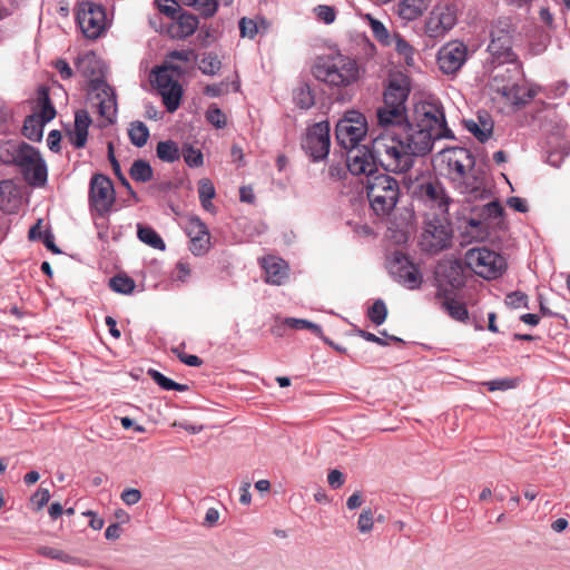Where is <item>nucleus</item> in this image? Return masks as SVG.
<instances>
[{
    "label": "nucleus",
    "instance_id": "56",
    "mask_svg": "<svg viewBox=\"0 0 570 570\" xmlns=\"http://www.w3.org/2000/svg\"><path fill=\"white\" fill-rule=\"evenodd\" d=\"M121 500L127 505H134L141 500V492L135 488L125 489L120 495Z\"/></svg>",
    "mask_w": 570,
    "mask_h": 570
},
{
    "label": "nucleus",
    "instance_id": "51",
    "mask_svg": "<svg viewBox=\"0 0 570 570\" xmlns=\"http://www.w3.org/2000/svg\"><path fill=\"white\" fill-rule=\"evenodd\" d=\"M483 385L488 387L489 391H507L515 386V381L512 379H499L489 382H484Z\"/></svg>",
    "mask_w": 570,
    "mask_h": 570
},
{
    "label": "nucleus",
    "instance_id": "21",
    "mask_svg": "<svg viewBox=\"0 0 570 570\" xmlns=\"http://www.w3.org/2000/svg\"><path fill=\"white\" fill-rule=\"evenodd\" d=\"M417 196L429 204L431 207H436L440 213L448 212L450 198L445 193L444 187L438 180H428L422 183L416 189Z\"/></svg>",
    "mask_w": 570,
    "mask_h": 570
},
{
    "label": "nucleus",
    "instance_id": "58",
    "mask_svg": "<svg viewBox=\"0 0 570 570\" xmlns=\"http://www.w3.org/2000/svg\"><path fill=\"white\" fill-rule=\"evenodd\" d=\"M316 16L325 23H332L335 20V11L328 6H317L315 8Z\"/></svg>",
    "mask_w": 570,
    "mask_h": 570
},
{
    "label": "nucleus",
    "instance_id": "14",
    "mask_svg": "<svg viewBox=\"0 0 570 570\" xmlns=\"http://www.w3.org/2000/svg\"><path fill=\"white\" fill-rule=\"evenodd\" d=\"M389 269L393 278L409 289H416L422 284L423 278L419 268L400 252L393 254Z\"/></svg>",
    "mask_w": 570,
    "mask_h": 570
},
{
    "label": "nucleus",
    "instance_id": "12",
    "mask_svg": "<svg viewBox=\"0 0 570 570\" xmlns=\"http://www.w3.org/2000/svg\"><path fill=\"white\" fill-rule=\"evenodd\" d=\"M380 132L403 134L419 129V122L411 125L406 118V108L383 105L376 109Z\"/></svg>",
    "mask_w": 570,
    "mask_h": 570
},
{
    "label": "nucleus",
    "instance_id": "3",
    "mask_svg": "<svg viewBox=\"0 0 570 570\" xmlns=\"http://www.w3.org/2000/svg\"><path fill=\"white\" fill-rule=\"evenodd\" d=\"M76 71L89 79L94 104L99 115L107 124H112L117 116V101L115 90L101 79L104 62L98 56L88 51L79 55L75 61Z\"/></svg>",
    "mask_w": 570,
    "mask_h": 570
},
{
    "label": "nucleus",
    "instance_id": "1",
    "mask_svg": "<svg viewBox=\"0 0 570 570\" xmlns=\"http://www.w3.org/2000/svg\"><path fill=\"white\" fill-rule=\"evenodd\" d=\"M454 136L448 128L443 109L438 105H423L419 129L409 132H379L373 137L372 157L386 171H409L417 156L431 151L433 142Z\"/></svg>",
    "mask_w": 570,
    "mask_h": 570
},
{
    "label": "nucleus",
    "instance_id": "31",
    "mask_svg": "<svg viewBox=\"0 0 570 570\" xmlns=\"http://www.w3.org/2000/svg\"><path fill=\"white\" fill-rule=\"evenodd\" d=\"M37 115L45 124L52 120L56 116V109L50 102L49 96L46 90L40 91L37 101V111L33 114Z\"/></svg>",
    "mask_w": 570,
    "mask_h": 570
},
{
    "label": "nucleus",
    "instance_id": "44",
    "mask_svg": "<svg viewBox=\"0 0 570 570\" xmlns=\"http://www.w3.org/2000/svg\"><path fill=\"white\" fill-rule=\"evenodd\" d=\"M365 19L368 21L371 30L374 37L382 43L389 42V31L385 26L377 19L373 18L371 14H366Z\"/></svg>",
    "mask_w": 570,
    "mask_h": 570
},
{
    "label": "nucleus",
    "instance_id": "46",
    "mask_svg": "<svg viewBox=\"0 0 570 570\" xmlns=\"http://www.w3.org/2000/svg\"><path fill=\"white\" fill-rule=\"evenodd\" d=\"M185 163L190 167H199L204 163L203 153L199 149L193 147H186L183 150Z\"/></svg>",
    "mask_w": 570,
    "mask_h": 570
},
{
    "label": "nucleus",
    "instance_id": "7",
    "mask_svg": "<svg viewBox=\"0 0 570 570\" xmlns=\"http://www.w3.org/2000/svg\"><path fill=\"white\" fill-rule=\"evenodd\" d=\"M465 265L476 275L493 279L505 269L504 258L497 252L487 247H473L464 255Z\"/></svg>",
    "mask_w": 570,
    "mask_h": 570
},
{
    "label": "nucleus",
    "instance_id": "59",
    "mask_svg": "<svg viewBox=\"0 0 570 570\" xmlns=\"http://www.w3.org/2000/svg\"><path fill=\"white\" fill-rule=\"evenodd\" d=\"M40 553L42 556L48 557V558L57 559V560H60V561H63V562H70L71 561V557H69L65 552H62L60 550H57V549H53V548L43 547V548L40 549Z\"/></svg>",
    "mask_w": 570,
    "mask_h": 570
},
{
    "label": "nucleus",
    "instance_id": "29",
    "mask_svg": "<svg viewBox=\"0 0 570 570\" xmlns=\"http://www.w3.org/2000/svg\"><path fill=\"white\" fill-rule=\"evenodd\" d=\"M137 236L140 242L149 245L150 247L159 250H165L166 245L163 238L158 235V233L151 227L144 226L141 224L137 225Z\"/></svg>",
    "mask_w": 570,
    "mask_h": 570
},
{
    "label": "nucleus",
    "instance_id": "17",
    "mask_svg": "<svg viewBox=\"0 0 570 570\" xmlns=\"http://www.w3.org/2000/svg\"><path fill=\"white\" fill-rule=\"evenodd\" d=\"M89 199L97 212H107L115 199L111 180L104 175H95L90 181Z\"/></svg>",
    "mask_w": 570,
    "mask_h": 570
},
{
    "label": "nucleus",
    "instance_id": "5",
    "mask_svg": "<svg viewBox=\"0 0 570 570\" xmlns=\"http://www.w3.org/2000/svg\"><path fill=\"white\" fill-rule=\"evenodd\" d=\"M492 90L502 95L513 105H524L537 94L535 90H529L527 98L518 94L519 83L515 79L521 75V67L517 61L503 63H487Z\"/></svg>",
    "mask_w": 570,
    "mask_h": 570
},
{
    "label": "nucleus",
    "instance_id": "9",
    "mask_svg": "<svg viewBox=\"0 0 570 570\" xmlns=\"http://www.w3.org/2000/svg\"><path fill=\"white\" fill-rule=\"evenodd\" d=\"M179 75V68L166 66L155 71V85L168 112L176 111L180 105L183 88L178 81Z\"/></svg>",
    "mask_w": 570,
    "mask_h": 570
},
{
    "label": "nucleus",
    "instance_id": "48",
    "mask_svg": "<svg viewBox=\"0 0 570 570\" xmlns=\"http://www.w3.org/2000/svg\"><path fill=\"white\" fill-rule=\"evenodd\" d=\"M374 527L373 512L371 509H365L361 512L357 520V529L361 533H370Z\"/></svg>",
    "mask_w": 570,
    "mask_h": 570
},
{
    "label": "nucleus",
    "instance_id": "11",
    "mask_svg": "<svg viewBox=\"0 0 570 570\" xmlns=\"http://www.w3.org/2000/svg\"><path fill=\"white\" fill-rule=\"evenodd\" d=\"M77 21L86 38L97 39L106 30L107 18L105 9L91 1H82L78 4Z\"/></svg>",
    "mask_w": 570,
    "mask_h": 570
},
{
    "label": "nucleus",
    "instance_id": "6",
    "mask_svg": "<svg viewBox=\"0 0 570 570\" xmlns=\"http://www.w3.org/2000/svg\"><path fill=\"white\" fill-rule=\"evenodd\" d=\"M365 186L370 204L377 215H386L395 207L400 196L395 178L379 173L365 180Z\"/></svg>",
    "mask_w": 570,
    "mask_h": 570
},
{
    "label": "nucleus",
    "instance_id": "61",
    "mask_svg": "<svg viewBox=\"0 0 570 570\" xmlns=\"http://www.w3.org/2000/svg\"><path fill=\"white\" fill-rule=\"evenodd\" d=\"M327 482L333 489H338L345 482L344 474L336 469L331 470L327 474Z\"/></svg>",
    "mask_w": 570,
    "mask_h": 570
},
{
    "label": "nucleus",
    "instance_id": "25",
    "mask_svg": "<svg viewBox=\"0 0 570 570\" xmlns=\"http://www.w3.org/2000/svg\"><path fill=\"white\" fill-rule=\"evenodd\" d=\"M409 96V88L399 79L390 81L389 86L384 91V104L386 106L405 108V101Z\"/></svg>",
    "mask_w": 570,
    "mask_h": 570
},
{
    "label": "nucleus",
    "instance_id": "19",
    "mask_svg": "<svg viewBox=\"0 0 570 570\" xmlns=\"http://www.w3.org/2000/svg\"><path fill=\"white\" fill-rule=\"evenodd\" d=\"M189 237V249L196 256L205 255L210 248V235L207 226L198 217L190 218L186 224Z\"/></svg>",
    "mask_w": 570,
    "mask_h": 570
},
{
    "label": "nucleus",
    "instance_id": "35",
    "mask_svg": "<svg viewBox=\"0 0 570 570\" xmlns=\"http://www.w3.org/2000/svg\"><path fill=\"white\" fill-rule=\"evenodd\" d=\"M441 307L454 320L465 321L469 317L465 305L453 298H444L441 301Z\"/></svg>",
    "mask_w": 570,
    "mask_h": 570
},
{
    "label": "nucleus",
    "instance_id": "30",
    "mask_svg": "<svg viewBox=\"0 0 570 570\" xmlns=\"http://www.w3.org/2000/svg\"><path fill=\"white\" fill-rule=\"evenodd\" d=\"M23 145L26 144L17 141L0 142V160L4 164H16L18 166V158H20Z\"/></svg>",
    "mask_w": 570,
    "mask_h": 570
},
{
    "label": "nucleus",
    "instance_id": "39",
    "mask_svg": "<svg viewBox=\"0 0 570 570\" xmlns=\"http://www.w3.org/2000/svg\"><path fill=\"white\" fill-rule=\"evenodd\" d=\"M130 176L136 181L146 183L153 178V169L147 161L138 159L131 165Z\"/></svg>",
    "mask_w": 570,
    "mask_h": 570
},
{
    "label": "nucleus",
    "instance_id": "23",
    "mask_svg": "<svg viewBox=\"0 0 570 570\" xmlns=\"http://www.w3.org/2000/svg\"><path fill=\"white\" fill-rule=\"evenodd\" d=\"M423 243L434 252L446 247L451 239L449 228L443 224H429L422 235Z\"/></svg>",
    "mask_w": 570,
    "mask_h": 570
},
{
    "label": "nucleus",
    "instance_id": "32",
    "mask_svg": "<svg viewBox=\"0 0 570 570\" xmlns=\"http://www.w3.org/2000/svg\"><path fill=\"white\" fill-rule=\"evenodd\" d=\"M156 154L160 160L167 163H174L180 157L178 145L173 140L159 141L157 144Z\"/></svg>",
    "mask_w": 570,
    "mask_h": 570
},
{
    "label": "nucleus",
    "instance_id": "37",
    "mask_svg": "<svg viewBox=\"0 0 570 570\" xmlns=\"http://www.w3.org/2000/svg\"><path fill=\"white\" fill-rule=\"evenodd\" d=\"M394 47L397 55L403 58L407 66H413L415 62V50L414 48L401 36L395 35Z\"/></svg>",
    "mask_w": 570,
    "mask_h": 570
},
{
    "label": "nucleus",
    "instance_id": "64",
    "mask_svg": "<svg viewBox=\"0 0 570 570\" xmlns=\"http://www.w3.org/2000/svg\"><path fill=\"white\" fill-rule=\"evenodd\" d=\"M61 135L58 130H51L47 138V144L50 150L58 151L60 147Z\"/></svg>",
    "mask_w": 570,
    "mask_h": 570
},
{
    "label": "nucleus",
    "instance_id": "33",
    "mask_svg": "<svg viewBox=\"0 0 570 570\" xmlns=\"http://www.w3.org/2000/svg\"><path fill=\"white\" fill-rule=\"evenodd\" d=\"M128 135L132 145L142 147L149 138V129L142 121H132L129 125Z\"/></svg>",
    "mask_w": 570,
    "mask_h": 570
},
{
    "label": "nucleus",
    "instance_id": "55",
    "mask_svg": "<svg viewBox=\"0 0 570 570\" xmlns=\"http://www.w3.org/2000/svg\"><path fill=\"white\" fill-rule=\"evenodd\" d=\"M157 7L164 14L174 18L179 9V4L175 0H156Z\"/></svg>",
    "mask_w": 570,
    "mask_h": 570
},
{
    "label": "nucleus",
    "instance_id": "28",
    "mask_svg": "<svg viewBox=\"0 0 570 570\" xmlns=\"http://www.w3.org/2000/svg\"><path fill=\"white\" fill-rule=\"evenodd\" d=\"M43 120L37 115H30L26 118L22 132L24 137L32 141H40L43 135Z\"/></svg>",
    "mask_w": 570,
    "mask_h": 570
},
{
    "label": "nucleus",
    "instance_id": "53",
    "mask_svg": "<svg viewBox=\"0 0 570 570\" xmlns=\"http://www.w3.org/2000/svg\"><path fill=\"white\" fill-rule=\"evenodd\" d=\"M18 194L16 185L12 180L6 179L0 181V199L1 202H10L11 197Z\"/></svg>",
    "mask_w": 570,
    "mask_h": 570
},
{
    "label": "nucleus",
    "instance_id": "4",
    "mask_svg": "<svg viewBox=\"0 0 570 570\" xmlns=\"http://www.w3.org/2000/svg\"><path fill=\"white\" fill-rule=\"evenodd\" d=\"M312 72L317 80L331 87H348L360 78L356 60L341 53L318 58Z\"/></svg>",
    "mask_w": 570,
    "mask_h": 570
},
{
    "label": "nucleus",
    "instance_id": "62",
    "mask_svg": "<svg viewBox=\"0 0 570 570\" xmlns=\"http://www.w3.org/2000/svg\"><path fill=\"white\" fill-rule=\"evenodd\" d=\"M55 68L62 79H70L73 75L72 68L65 59H58L55 62Z\"/></svg>",
    "mask_w": 570,
    "mask_h": 570
},
{
    "label": "nucleus",
    "instance_id": "40",
    "mask_svg": "<svg viewBox=\"0 0 570 570\" xmlns=\"http://www.w3.org/2000/svg\"><path fill=\"white\" fill-rule=\"evenodd\" d=\"M220 68L222 62L219 58L212 52L205 53L199 61V70L204 75L214 76L220 70Z\"/></svg>",
    "mask_w": 570,
    "mask_h": 570
},
{
    "label": "nucleus",
    "instance_id": "24",
    "mask_svg": "<svg viewBox=\"0 0 570 570\" xmlns=\"http://www.w3.org/2000/svg\"><path fill=\"white\" fill-rule=\"evenodd\" d=\"M91 118L86 110H78L75 115L73 129L69 131V140L76 148H82L88 138Z\"/></svg>",
    "mask_w": 570,
    "mask_h": 570
},
{
    "label": "nucleus",
    "instance_id": "47",
    "mask_svg": "<svg viewBox=\"0 0 570 570\" xmlns=\"http://www.w3.org/2000/svg\"><path fill=\"white\" fill-rule=\"evenodd\" d=\"M482 214L485 218L497 220V224H500L503 215V207L497 200L490 202L483 207Z\"/></svg>",
    "mask_w": 570,
    "mask_h": 570
},
{
    "label": "nucleus",
    "instance_id": "63",
    "mask_svg": "<svg viewBox=\"0 0 570 570\" xmlns=\"http://www.w3.org/2000/svg\"><path fill=\"white\" fill-rule=\"evenodd\" d=\"M507 204L509 207L513 208L514 210H517L519 213L528 212L527 202L520 197H510V198H508Z\"/></svg>",
    "mask_w": 570,
    "mask_h": 570
},
{
    "label": "nucleus",
    "instance_id": "49",
    "mask_svg": "<svg viewBox=\"0 0 570 570\" xmlns=\"http://www.w3.org/2000/svg\"><path fill=\"white\" fill-rule=\"evenodd\" d=\"M505 304L512 308L527 307L528 296L519 291L509 293L505 297Z\"/></svg>",
    "mask_w": 570,
    "mask_h": 570
},
{
    "label": "nucleus",
    "instance_id": "52",
    "mask_svg": "<svg viewBox=\"0 0 570 570\" xmlns=\"http://www.w3.org/2000/svg\"><path fill=\"white\" fill-rule=\"evenodd\" d=\"M239 31L242 37L253 39L258 32V28L254 20L242 18L239 21Z\"/></svg>",
    "mask_w": 570,
    "mask_h": 570
},
{
    "label": "nucleus",
    "instance_id": "13",
    "mask_svg": "<svg viewBox=\"0 0 570 570\" xmlns=\"http://www.w3.org/2000/svg\"><path fill=\"white\" fill-rule=\"evenodd\" d=\"M330 125L327 121L314 124L303 140V148L314 161L323 160L330 153Z\"/></svg>",
    "mask_w": 570,
    "mask_h": 570
},
{
    "label": "nucleus",
    "instance_id": "16",
    "mask_svg": "<svg viewBox=\"0 0 570 570\" xmlns=\"http://www.w3.org/2000/svg\"><path fill=\"white\" fill-rule=\"evenodd\" d=\"M466 56V46L460 41H452L440 49L438 63L443 73L453 75L464 65Z\"/></svg>",
    "mask_w": 570,
    "mask_h": 570
},
{
    "label": "nucleus",
    "instance_id": "57",
    "mask_svg": "<svg viewBox=\"0 0 570 570\" xmlns=\"http://www.w3.org/2000/svg\"><path fill=\"white\" fill-rule=\"evenodd\" d=\"M217 7L216 0H198V4L196 6L205 17H212L217 11Z\"/></svg>",
    "mask_w": 570,
    "mask_h": 570
},
{
    "label": "nucleus",
    "instance_id": "36",
    "mask_svg": "<svg viewBox=\"0 0 570 570\" xmlns=\"http://www.w3.org/2000/svg\"><path fill=\"white\" fill-rule=\"evenodd\" d=\"M466 128L478 138L479 141L484 142L490 138L493 126L490 121L480 118L479 122L473 120L469 121L466 124Z\"/></svg>",
    "mask_w": 570,
    "mask_h": 570
},
{
    "label": "nucleus",
    "instance_id": "50",
    "mask_svg": "<svg viewBox=\"0 0 570 570\" xmlns=\"http://www.w3.org/2000/svg\"><path fill=\"white\" fill-rule=\"evenodd\" d=\"M198 194L199 199L202 200H208L213 199L215 197V187L213 183L208 178H203L198 183Z\"/></svg>",
    "mask_w": 570,
    "mask_h": 570
},
{
    "label": "nucleus",
    "instance_id": "20",
    "mask_svg": "<svg viewBox=\"0 0 570 570\" xmlns=\"http://www.w3.org/2000/svg\"><path fill=\"white\" fill-rule=\"evenodd\" d=\"M379 165L372 157V146L368 150L365 148L350 149L347 157V168L352 175H365L366 180L376 174L375 166Z\"/></svg>",
    "mask_w": 570,
    "mask_h": 570
},
{
    "label": "nucleus",
    "instance_id": "45",
    "mask_svg": "<svg viewBox=\"0 0 570 570\" xmlns=\"http://www.w3.org/2000/svg\"><path fill=\"white\" fill-rule=\"evenodd\" d=\"M206 119L216 128H224L227 124L225 114L216 105L209 106L206 111Z\"/></svg>",
    "mask_w": 570,
    "mask_h": 570
},
{
    "label": "nucleus",
    "instance_id": "26",
    "mask_svg": "<svg viewBox=\"0 0 570 570\" xmlns=\"http://www.w3.org/2000/svg\"><path fill=\"white\" fill-rule=\"evenodd\" d=\"M429 6L430 0H400L397 14L405 21H413L421 17Z\"/></svg>",
    "mask_w": 570,
    "mask_h": 570
},
{
    "label": "nucleus",
    "instance_id": "34",
    "mask_svg": "<svg viewBox=\"0 0 570 570\" xmlns=\"http://www.w3.org/2000/svg\"><path fill=\"white\" fill-rule=\"evenodd\" d=\"M294 102L301 109H309L315 104V96L311 87L306 83L298 86L294 90Z\"/></svg>",
    "mask_w": 570,
    "mask_h": 570
},
{
    "label": "nucleus",
    "instance_id": "2",
    "mask_svg": "<svg viewBox=\"0 0 570 570\" xmlns=\"http://www.w3.org/2000/svg\"><path fill=\"white\" fill-rule=\"evenodd\" d=\"M435 168L469 200L488 196L484 175L475 168L472 154L462 147L443 148L434 157Z\"/></svg>",
    "mask_w": 570,
    "mask_h": 570
},
{
    "label": "nucleus",
    "instance_id": "41",
    "mask_svg": "<svg viewBox=\"0 0 570 570\" xmlns=\"http://www.w3.org/2000/svg\"><path fill=\"white\" fill-rule=\"evenodd\" d=\"M148 374L163 390H166V391L175 390V391H180V392H184L187 390V385L176 383L156 370H149Z\"/></svg>",
    "mask_w": 570,
    "mask_h": 570
},
{
    "label": "nucleus",
    "instance_id": "60",
    "mask_svg": "<svg viewBox=\"0 0 570 570\" xmlns=\"http://www.w3.org/2000/svg\"><path fill=\"white\" fill-rule=\"evenodd\" d=\"M50 500V492L48 489H39L31 498V502L37 505V509L40 510L43 508Z\"/></svg>",
    "mask_w": 570,
    "mask_h": 570
},
{
    "label": "nucleus",
    "instance_id": "18",
    "mask_svg": "<svg viewBox=\"0 0 570 570\" xmlns=\"http://www.w3.org/2000/svg\"><path fill=\"white\" fill-rule=\"evenodd\" d=\"M491 59L487 62L490 65L512 62L515 55L511 50V36L507 30L498 29L491 31V41L488 46Z\"/></svg>",
    "mask_w": 570,
    "mask_h": 570
},
{
    "label": "nucleus",
    "instance_id": "8",
    "mask_svg": "<svg viewBox=\"0 0 570 570\" xmlns=\"http://www.w3.org/2000/svg\"><path fill=\"white\" fill-rule=\"evenodd\" d=\"M367 132V122L363 114L348 110L336 124L337 142L345 149L356 148Z\"/></svg>",
    "mask_w": 570,
    "mask_h": 570
},
{
    "label": "nucleus",
    "instance_id": "15",
    "mask_svg": "<svg viewBox=\"0 0 570 570\" xmlns=\"http://www.w3.org/2000/svg\"><path fill=\"white\" fill-rule=\"evenodd\" d=\"M456 22L455 10L448 4L433 8L425 21V35L432 39L443 38Z\"/></svg>",
    "mask_w": 570,
    "mask_h": 570
},
{
    "label": "nucleus",
    "instance_id": "43",
    "mask_svg": "<svg viewBox=\"0 0 570 570\" xmlns=\"http://www.w3.org/2000/svg\"><path fill=\"white\" fill-rule=\"evenodd\" d=\"M367 316L375 325H382L387 316L385 303L382 299H376L368 308Z\"/></svg>",
    "mask_w": 570,
    "mask_h": 570
},
{
    "label": "nucleus",
    "instance_id": "54",
    "mask_svg": "<svg viewBox=\"0 0 570 570\" xmlns=\"http://www.w3.org/2000/svg\"><path fill=\"white\" fill-rule=\"evenodd\" d=\"M191 269L186 262L179 261L173 273V279L185 283L190 277Z\"/></svg>",
    "mask_w": 570,
    "mask_h": 570
},
{
    "label": "nucleus",
    "instance_id": "42",
    "mask_svg": "<svg viewBox=\"0 0 570 570\" xmlns=\"http://www.w3.org/2000/svg\"><path fill=\"white\" fill-rule=\"evenodd\" d=\"M110 288L120 294H130L135 289V282L124 275H116L109 281Z\"/></svg>",
    "mask_w": 570,
    "mask_h": 570
},
{
    "label": "nucleus",
    "instance_id": "27",
    "mask_svg": "<svg viewBox=\"0 0 570 570\" xmlns=\"http://www.w3.org/2000/svg\"><path fill=\"white\" fill-rule=\"evenodd\" d=\"M198 27V19L190 13H181L171 24L170 32L175 38L184 39L193 35Z\"/></svg>",
    "mask_w": 570,
    "mask_h": 570
},
{
    "label": "nucleus",
    "instance_id": "38",
    "mask_svg": "<svg viewBox=\"0 0 570 570\" xmlns=\"http://www.w3.org/2000/svg\"><path fill=\"white\" fill-rule=\"evenodd\" d=\"M283 323L293 330H308L314 333L318 337H323V330L318 324H315L311 321L295 317H286L283 320Z\"/></svg>",
    "mask_w": 570,
    "mask_h": 570
},
{
    "label": "nucleus",
    "instance_id": "22",
    "mask_svg": "<svg viewBox=\"0 0 570 570\" xmlns=\"http://www.w3.org/2000/svg\"><path fill=\"white\" fill-rule=\"evenodd\" d=\"M265 271V281L272 285H282L288 278V266L279 257L267 256L262 259Z\"/></svg>",
    "mask_w": 570,
    "mask_h": 570
},
{
    "label": "nucleus",
    "instance_id": "10",
    "mask_svg": "<svg viewBox=\"0 0 570 570\" xmlns=\"http://www.w3.org/2000/svg\"><path fill=\"white\" fill-rule=\"evenodd\" d=\"M18 167L30 186L43 187L47 184V165L35 147L30 145L22 146L20 158H18Z\"/></svg>",
    "mask_w": 570,
    "mask_h": 570
}]
</instances>
